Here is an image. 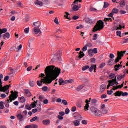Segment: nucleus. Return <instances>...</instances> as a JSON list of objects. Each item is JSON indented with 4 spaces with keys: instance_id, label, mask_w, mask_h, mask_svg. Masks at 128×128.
<instances>
[{
    "instance_id": "obj_41",
    "label": "nucleus",
    "mask_w": 128,
    "mask_h": 128,
    "mask_svg": "<svg viewBox=\"0 0 128 128\" xmlns=\"http://www.w3.org/2000/svg\"><path fill=\"white\" fill-rule=\"evenodd\" d=\"M62 102L64 104V106H68V101H66V100H62Z\"/></svg>"
},
{
    "instance_id": "obj_23",
    "label": "nucleus",
    "mask_w": 128,
    "mask_h": 128,
    "mask_svg": "<svg viewBox=\"0 0 128 128\" xmlns=\"http://www.w3.org/2000/svg\"><path fill=\"white\" fill-rule=\"evenodd\" d=\"M73 124L75 126H78L80 124V122L78 120H76L74 122Z\"/></svg>"
},
{
    "instance_id": "obj_43",
    "label": "nucleus",
    "mask_w": 128,
    "mask_h": 128,
    "mask_svg": "<svg viewBox=\"0 0 128 128\" xmlns=\"http://www.w3.org/2000/svg\"><path fill=\"white\" fill-rule=\"evenodd\" d=\"M43 92H48V86H44L42 88Z\"/></svg>"
},
{
    "instance_id": "obj_57",
    "label": "nucleus",
    "mask_w": 128,
    "mask_h": 128,
    "mask_svg": "<svg viewBox=\"0 0 128 128\" xmlns=\"http://www.w3.org/2000/svg\"><path fill=\"white\" fill-rule=\"evenodd\" d=\"M93 54H98V48H94L93 50Z\"/></svg>"
},
{
    "instance_id": "obj_50",
    "label": "nucleus",
    "mask_w": 128,
    "mask_h": 128,
    "mask_svg": "<svg viewBox=\"0 0 128 128\" xmlns=\"http://www.w3.org/2000/svg\"><path fill=\"white\" fill-rule=\"evenodd\" d=\"M114 13L112 12L110 13V14L108 15V18H112V20L113 18V20L114 19Z\"/></svg>"
},
{
    "instance_id": "obj_22",
    "label": "nucleus",
    "mask_w": 128,
    "mask_h": 128,
    "mask_svg": "<svg viewBox=\"0 0 128 128\" xmlns=\"http://www.w3.org/2000/svg\"><path fill=\"white\" fill-rule=\"evenodd\" d=\"M86 54H84V53L83 52L80 51V54H79V56H78V58H80V60L82 58H84V56H85Z\"/></svg>"
},
{
    "instance_id": "obj_16",
    "label": "nucleus",
    "mask_w": 128,
    "mask_h": 128,
    "mask_svg": "<svg viewBox=\"0 0 128 128\" xmlns=\"http://www.w3.org/2000/svg\"><path fill=\"white\" fill-rule=\"evenodd\" d=\"M43 124L44 126H50V120H44L43 121Z\"/></svg>"
},
{
    "instance_id": "obj_29",
    "label": "nucleus",
    "mask_w": 128,
    "mask_h": 128,
    "mask_svg": "<svg viewBox=\"0 0 128 128\" xmlns=\"http://www.w3.org/2000/svg\"><path fill=\"white\" fill-rule=\"evenodd\" d=\"M116 78V74L114 73L110 74L109 76L110 80H112L113 78Z\"/></svg>"
},
{
    "instance_id": "obj_52",
    "label": "nucleus",
    "mask_w": 128,
    "mask_h": 128,
    "mask_svg": "<svg viewBox=\"0 0 128 128\" xmlns=\"http://www.w3.org/2000/svg\"><path fill=\"white\" fill-rule=\"evenodd\" d=\"M122 60V58H120L119 57H118L115 60L116 64H118V62H120V60Z\"/></svg>"
},
{
    "instance_id": "obj_39",
    "label": "nucleus",
    "mask_w": 128,
    "mask_h": 128,
    "mask_svg": "<svg viewBox=\"0 0 128 128\" xmlns=\"http://www.w3.org/2000/svg\"><path fill=\"white\" fill-rule=\"evenodd\" d=\"M25 108L26 110H32V108H30V104H28L26 106H25Z\"/></svg>"
},
{
    "instance_id": "obj_25",
    "label": "nucleus",
    "mask_w": 128,
    "mask_h": 128,
    "mask_svg": "<svg viewBox=\"0 0 128 128\" xmlns=\"http://www.w3.org/2000/svg\"><path fill=\"white\" fill-rule=\"evenodd\" d=\"M3 38L4 40H6V38H10V33L7 32L4 36Z\"/></svg>"
},
{
    "instance_id": "obj_14",
    "label": "nucleus",
    "mask_w": 128,
    "mask_h": 128,
    "mask_svg": "<svg viewBox=\"0 0 128 128\" xmlns=\"http://www.w3.org/2000/svg\"><path fill=\"white\" fill-rule=\"evenodd\" d=\"M122 68V66L120 64H116L114 66L115 72H118V70H120V68Z\"/></svg>"
},
{
    "instance_id": "obj_21",
    "label": "nucleus",
    "mask_w": 128,
    "mask_h": 128,
    "mask_svg": "<svg viewBox=\"0 0 128 128\" xmlns=\"http://www.w3.org/2000/svg\"><path fill=\"white\" fill-rule=\"evenodd\" d=\"M19 100L21 103L24 104V103L26 102V98H24V97L22 96V97L19 98Z\"/></svg>"
},
{
    "instance_id": "obj_9",
    "label": "nucleus",
    "mask_w": 128,
    "mask_h": 128,
    "mask_svg": "<svg viewBox=\"0 0 128 128\" xmlns=\"http://www.w3.org/2000/svg\"><path fill=\"white\" fill-rule=\"evenodd\" d=\"M32 32L33 34H38V36L42 34V32H40V30L39 28H34L32 30Z\"/></svg>"
},
{
    "instance_id": "obj_48",
    "label": "nucleus",
    "mask_w": 128,
    "mask_h": 128,
    "mask_svg": "<svg viewBox=\"0 0 128 128\" xmlns=\"http://www.w3.org/2000/svg\"><path fill=\"white\" fill-rule=\"evenodd\" d=\"M34 40H36V38H34V37H30V40L29 41L30 44H32V42H34Z\"/></svg>"
},
{
    "instance_id": "obj_45",
    "label": "nucleus",
    "mask_w": 128,
    "mask_h": 128,
    "mask_svg": "<svg viewBox=\"0 0 128 128\" xmlns=\"http://www.w3.org/2000/svg\"><path fill=\"white\" fill-rule=\"evenodd\" d=\"M54 22L56 23V24H60V22H58V18H56L54 20Z\"/></svg>"
},
{
    "instance_id": "obj_33",
    "label": "nucleus",
    "mask_w": 128,
    "mask_h": 128,
    "mask_svg": "<svg viewBox=\"0 0 128 128\" xmlns=\"http://www.w3.org/2000/svg\"><path fill=\"white\" fill-rule=\"evenodd\" d=\"M86 22H87V24H92V20H91L90 18H88L86 19Z\"/></svg>"
},
{
    "instance_id": "obj_56",
    "label": "nucleus",
    "mask_w": 128,
    "mask_h": 128,
    "mask_svg": "<svg viewBox=\"0 0 128 128\" xmlns=\"http://www.w3.org/2000/svg\"><path fill=\"white\" fill-rule=\"evenodd\" d=\"M122 96H128V93L126 92H122Z\"/></svg>"
},
{
    "instance_id": "obj_37",
    "label": "nucleus",
    "mask_w": 128,
    "mask_h": 128,
    "mask_svg": "<svg viewBox=\"0 0 128 128\" xmlns=\"http://www.w3.org/2000/svg\"><path fill=\"white\" fill-rule=\"evenodd\" d=\"M93 54H94V52L92 51V49H90L88 50V54H89V56H94Z\"/></svg>"
},
{
    "instance_id": "obj_59",
    "label": "nucleus",
    "mask_w": 128,
    "mask_h": 128,
    "mask_svg": "<svg viewBox=\"0 0 128 128\" xmlns=\"http://www.w3.org/2000/svg\"><path fill=\"white\" fill-rule=\"evenodd\" d=\"M70 109H68V108H66V111H65L66 114H70Z\"/></svg>"
},
{
    "instance_id": "obj_32",
    "label": "nucleus",
    "mask_w": 128,
    "mask_h": 128,
    "mask_svg": "<svg viewBox=\"0 0 128 128\" xmlns=\"http://www.w3.org/2000/svg\"><path fill=\"white\" fill-rule=\"evenodd\" d=\"M25 94H26L28 96H32V93L28 90H25Z\"/></svg>"
},
{
    "instance_id": "obj_4",
    "label": "nucleus",
    "mask_w": 128,
    "mask_h": 128,
    "mask_svg": "<svg viewBox=\"0 0 128 128\" xmlns=\"http://www.w3.org/2000/svg\"><path fill=\"white\" fill-rule=\"evenodd\" d=\"M90 110L92 114L96 116H102V112H100V110H98V109L96 108L95 107H91Z\"/></svg>"
},
{
    "instance_id": "obj_2",
    "label": "nucleus",
    "mask_w": 128,
    "mask_h": 128,
    "mask_svg": "<svg viewBox=\"0 0 128 128\" xmlns=\"http://www.w3.org/2000/svg\"><path fill=\"white\" fill-rule=\"evenodd\" d=\"M11 94H12L9 96L10 100H6L4 103L5 106L7 108H10V102H12L13 100H16L18 98V92L12 91Z\"/></svg>"
},
{
    "instance_id": "obj_58",
    "label": "nucleus",
    "mask_w": 128,
    "mask_h": 128,
    "mask_svg": "<svg viewBox=\"0 0 128 128\" xmlns=\"http://www.w3.org/2000/svg\"><path fill=\"white\" fill-rule=\"evenodd\" d=\"M91 102H92V104H96V102L98 101L96 99H93L92 100Z\"/></svg>"
},
{
    "instance_id": "obj_8",
    "label": "nucleus",
    "mask_w": 128,
    "mask_h": 128,
    "mask_svg": "<svg viewBox=\"0 0 128 128\" xmlns=\"http://www.w3.org/2000/svg\"><path fill=\"white\" fill-rule=\"evenodd\" d=\"M35 1V4L40 6H44V2H48L50 0H40Z\"/></svg>"
},
{
    "instance_id": "obj_26",
    "label": "nucleus",
    "mask_w": 128,
    "mask_h": 128,
    "mask_svg": "<svg viewBox=\"0 0 128 128\" xmlns=\"http://www.w3.org/2000/svg\"><path fill=\"white\" fill-rule=\"evenodd\" d=\"M84 86H86L85 84L81 85V86H78V88H77L76 90L78 92H80V90H82V88H84Z\"/></svg>"
},
{
    "instance_id": "obj_19",
    "label": "nucleus",
    "mask_w": 128,
    "mask_h": 128,
    "mask_svg": "<svg viewBox=\"0 0 128 128\" xmlns=\"http://www.w3.org/2000/svg\"><path fill=\"white\" fill-rule=\"evenodd\" d=\"M122 92L118 91L115 94H114V96H122Z\"/></svg>"
},
{
    "instance_id": "obj_64",
    "label": "nucleus",
    "mask_w": 128,
    "mask_h": 128,
    "mask_svg": "<svg viewBox=\"0 0 128 128\" xmlns=\"http://www.w3.org/2000/svg\"><path fill=\"white\" fill-rule=\"evenodd\" d=\"M91 62H92V64H96V58H92L91 59Z\"/></svg>"
},
{
    "instance_id": "obj_55",
    "label": "nucleus",
    "mask_w": 128,
    "mask_h": 128,
    "mask_svg": "<svg viewBox=\"0 0 128 128\" xmlns=\"http://www.w3.org/2000/svg\"><path fill=\"white\" fill-rule=\"evenodd\" d=\"M38 112H42V106L40 105V104L38 106Z\"/></svg>"
},
{
    "instance_id": "obj_61",
    "label": "nucleus",
    "mask_w": 128,
    "mask_h": 128,
    "mask_svg": "<svg viewBox=\"0 0 128 128\" xmlns=\"http://www.w3.org/2000/svg\"><path fill=\"white\" fill-rule=\"evenodd\" d=\"M93 40H98V34H95L94 36Z\"/></svg>"
},
{
    "instance_id": "obj_42",
    "label": "nucleus",
    "mask_w": 128,
    "mask_h": 128,
    "mask_svg": "<svg viewBox=\"0 0 128 128\" xmlns=\"http://www.w3.org/2000/svg\"><path fill=\"white\" fill-rule=\"evenodd\" d=\"M66 15H64V18H66L67 20H70V18H68V16H70V13L68 12H66Z\"/></svg>"
},
{
    "instance_id": "obj_6",
    "label": "nucleus",
    "mask_w": 128,
    "mask_h": 128,
    "mask_svg": "<svg viewBox=\"0 0 128 128\" xmlns=\"http://www.w3.org/2000/svg\"><path fill=\"white\" fill-rule=\"evenodd\" d=\"M108 82V85L107 86V90H108L110 86H114L115 84H116V86H118V82H116V76L115 77L114 79L109 80Z\"/></svg>"
},
{
    "instance_id": "obj_1",
    "label": "nucleus",
    "mask_w": 128,
    "mask_h": 128,
    "mask_svg": "<svg viewBox=\"0 0 128 128\" xmlns=\"http://www.w3.org/2000/svg\"><path fill=\"white\" fill-rule=\"evenodd\" d=\"M62 70L58 68H56L54 66H48L45 69L46 77L44 79L42 78L40 81L37 82V84L38 86H42V82L45 84H50L58 78Z\"/></svg>"
},
{
    "instance_id": "obj_30",
    "label": "nucleus",
    "mask_w": 128,
    "mask_h": 128,
    "mask_svg": "<svg viewBox=\"0 0 128 128\" xmlns=\"http://www.w3.org/2000/svg\"><path fill=\"white\" fill-rule=\"evenodd\" d=\"M38 120V116H35L33 118L32 120H30V122H36V120Z\"/></svg>"
},
{
    "instance_id": "obj_15",
    "label": "nucleus",
    "mask_w": 128,
    "mask_h": 128,
    "mask_svg": "<svg viewBox=\"0 0 128 128\" xmlns=\"http://www.w3.org/2000/svg\"><path fill=\"white\" fill-rule=\"evenodd\" d=\"M34 26H35L34 28H40V22H34Z\"/></svg>"
},
{
    "instance_id": "obj_20",
    "label": "nucleus",
    "mask_w": 128,
    "mask_h": 128,
    "mask_svg": "<svg viewBox=\"0 0 128 128\" xmlns=\"http://www.w3.org/2000/svg\"><path fill=\"white\" fill-rule=\"evenodd\" d=\"M38 100H37L36 102L34 101V102L32 103V104H30L31 108H34L36 106V104H38Z\"/></svg>"
},
{
    "instance_id": "obj_62",
    "label": "nucleus",
    "mask_w": 128,
    "mask_h": 128,
    "mask_svg": "<svg viewBox=\"0 0 128 128\" xmlns=\"http://www.w3.org/2000/svg\"><path fill=\"white\" fill-rule=\"evenodd\" d=\"M72 112H76V106L73 107L72 109Z\"/></svg>"
},
{
    "instance_id": "obj_3",
    "label": "nucleus",
    "mask_w": 128,
    "mask_h": 128,
    "mask_svg": "<svg viewBox=\"0 0 128 128\" xmlns=\"http://www.w3.org/2000/svg\"><path fill=\"white\" fill-rule=\"evenodd\" d=\"M104 23L102 20H100L98 22L93 28V32H100L102 30L104 29Z\"/></svg>"
},
{
    "instance_id": "obj_28",
    "label": "nucleus",
    "mask_w": 128,
    "mask_h": 128,
    "mask_svg": "<svg viewBox=\"0 0 128 128\" xmlns=\"http://www.w3.org/2000/svg\"><path fill=\"white\" fill-rule=\"evenodd\" d=\"M106 84H102V86H101V92H104V90H106Z\"/></svg>"
},
{
    "instance_id": "obj_34",
    "label": "nucleus",
    "mask_w": 128,
    "mask_h": 128,
    "mask_svg": "<svg viewBox=\"0 0 128 128\" xmlns=\"http://www.w3.org/2000/svg\"><path fill=\"white\" fill-rule=\"evenodd\" d=\"M66 84H72V82H74V80H66Z\"/></svg>"
},
{
    "instance_id": "obj_12",
    "label": "nucleus",
    "mask_w": 128,
    "mask_h": 128,
    "mask_svg": "<svg viewBox=\"0 0 128 128\" xmlns=\"http://www.w3.org/2000/svg\"><path fill=\"white\" fill-rule=\"evenodd\" d=\"M94 70V72H96V65L92 64L91 67L89 68V72H92Z\"/></svg>"
},
{
    "instance_id": "obj_53",
    "label": "nucleus",
    "mask_w": 128,
    "mask_h": 128,
    "mask_svg": "<svg viewBox=\"0 0 128 128\" xmlns=\"http://www.w3.org/2000/svg\"><path fill=\"white\" fill-rule=\"evenodd\" d=\"M116 34L118 36H120V38H122V32L117 31Z\"/></svg>"
},
{
    "instance_id": "obj_13",
    "label": "nucleus",
    "mask_w": 128,
    "mask_h": 128,
    "mask_svg": "<svg viewBox=\"0 0 128 128\" xmlns=\"http://www.w3.org/2000/svg\"><path fill=\"white\" fill-rule=\"evenodd\" d=\"M8 32V30L6 28L0 29V38H2V34H6Z\"/></svg>"
},
{
    "instance_id": "obj_54",
    "label": "nucleus",
    "mask_w": 128,
    "mask_h": 128,
    "mask_svg": "<svg viewBox=\"0 0 128 128\" xmlns=\"http://www.w3.org/2000/svg\"><path fill=\"white\" fill-rule=\"evenodd\" d=\"M112 94H114V91H112V90L108 91V94L109 96H112Z\"/></svg>"
},
{
    "instance_id": "obj_60",
    "label": "nucleus",
    "mask_w": 128,
    "mask_h": 128,
    "mask_svg": "<svg viewBox=\"0 0 128 128\" xmlns=\"http://www.w3.org/2000/svg\"><path fill=\"white\" fill-rule=\"evenodd\" d=\"M104 66H106V64L102 63L100 66V68H104Z\"/></svg>"
},
{
    "instance_id": "obj_35",
    "label": "nucleus",
    "mask_w": 128,
    "mask_h": 128,
    "mask_svg": "<svg viewBox=\"0 0 128 128\" xmlns=\"http://www.w3.org/2000/svg\"><path fill=\"white\" fill-rule=\"evenodd\" d=\"M80 10V7H78V6H74V7H73V10L74 11V12H78V10Z\"/></svg>"
},
{
    "instance_id": "obj_27",
    "label": "nucleus",
    "mask_w": 128,
    "mask_h": 128,
    "mask_svg": "<svg viewBox=\"0 0 128 128\" xmlns=\"http://www.w3.org/2000/svg\"><path fill=\"white\" fill-rule=\"evenodd\" d=\"M4 102H0V110H4Z\"/></svg>"
},
{
    "instance_id": "obj_63",
    "label": "nucleus",
    "mask_w": 128,
    "mask_h": 128,
    "mask_svg": "<svg viewBox=\"0 0 128 128\" xmlns=\"http://www.w3.org/2000/svg\"><path fill=\"white\" fill-rule=\"evenodd\" d=\"M31 128H38V126L36 124L31 125Z\"/></svg>"
},
{
    "instance_id": "obj_31",
    "label": "nucleus",
    "mask_w": 128,
    "mask_h": 128,
    "mask_svg": "<svg viewBox=\"0 0 128 128\" xmlns=\"http://www.w3.org/2000/svg\"><path fill=\"white\" fill-rule=\"evenodd\" d=\"M124 78V76L123 75L120 74V75H118L117 76V78L118 80H122V78Z\"/></svg>"
},
{
    "instance_id": "obj_44",
    "label": "nucleus",
    "mask_w": 128,
    "mask_h": 128,
    "mask_svg": "<svg viewBox=\"0 0 128 128\" xmlns=\"http://www.w3.org/2000/svg\"><path fill=\"white\" fill-rule=\"evenodd\" d=\"M108 6H110V4L108 2H104V8H108Z\"/></svg>"
},
{
    "instance_id": "obj_38",
    "label": "nucleus",
    "mask_w": 128,
    "mask_h": 128,
    "mask_svg": "<svg viewBox=\"0 0 128 128\" xmlns=\"http://www.w3.org/2000/svg\"><path fill=\"white\" fill-rule=\"evenodd\" d=\"M17 118L20 120H22L24 118V116L20 114L17 116Z\"/></svg>"
},
{
    "instance_id": "obj_11",
    "label": "nucleus",
    "mask_w": 128,
    "mask_h": 128,
    "mask_svg": "<svg viewBox=\"0 0 128 128\" xmlns=\"http://www.w3.org/2000/svg\"><path fill=\"white\" fill-rule=\"evenodd\" d=\"M126 51L118 52L117 54L118 57L122 59V58H124V56L126 54Z\"/></svg>"
},
{
    "instance_id": "obj_47",
    "label": "nucleus",
    "mask_w": 128,
    "mask_h": 128,
    "mask_svg": "<svg viewBox=\"0 0 128 128\" xmlns=\"http://www.w3.org/2000/svg\"><path fill=\"white\" fill-rule=\"evenodd\" d=\"M28 32H30V28H25L24 33L28 34Z\"/></svg>"
},
{
    "instance_id": "obj_17",
    "label": "nucleus",
    "mask_w": 128,
    "mask_h": 128,
    "mask_svg": "<svg viewBox=\"0 0 128 128\" xmlns=\"http://www.w3.org/2000/svg\"><path fill=\"white\" fill-rule=\"evenodd\" d=\"M60 86H64L66 84V81L64 80L63 78H60L59 80Z\"/></svg>"
},
{
    "instance_id": "obj_18",
    "label": "nucleus",
    "mask_w": 128,
    "mask_h": 128,
    "mask_svg": "<svg viewBox=\"0 0 128 128\" xmlns=\"http://www.w3.org/2000/svg\"><path fill=\"white\" fill-rule=\"evenodd\" d=\"M125 28V26H122V24H120L119 25V27L118 26H116L115 28V30H122V28Z\"/></svg>"
},
{
    "instance_id": "obj_7",
    "label": "nucleus",
    "mask_w": 128,
    "mask_h": 128,
    "mask_svg": "<svg viewBox=\"0 0 128 128\" xmlns=\"http://www.w3.org/2000/svg\"><path fill=\"white\" fill-rule=\"evenodd\" d=\"M62 60V52L60 51L58 52L52 60V62H56V60Z\"/></svg>"
},
{
    "instance_id": "obj_51",
    "label": "nucleus",
    "mask_w": 128,
    "mask_h": 128,
    "mask_svg": "<svg viewBox=\"0 0 128 128\" xmlns=\"http://www.w3.org/2000/svg\"><path fill=\"white\" fill-rule=\"evenodd\" d=\"M30 86H34V84H36V83L34 81H30Z\"/></svg>"
},
{
    "instance_id": "obj_10",
    "label": "nucleus",
    "mask_w": 128,
    "mask_h": 128,
    "mask_svg": "<svg viewBox=\"0 0 128 128\" xmlns=\"http://www.w3.org/2000/svg\"><path fill=\"white\" fill-rule=\"evenodd\" d=\"M90 100H92V98H90V100H86V105L84 106V110H86V112L88 110V108H90V103L88 102H90Z\"/></svg>"
},
{
    "instance_id": "obj_5",
    "label": "nucleus",
    "mask_w": 128,
    "mask_h": 128,
    "mask_svg": "<svg viewBox=\"0 0 128 128\" xmlns=\"http://www.w3.org/2000/svg\"><path fill=\"white\" fill-rule=\"evenodd\" d=\"M4 78V75L1 74L0 75V92H6V90H8V86L6 85L4 87L2 86V79Z\"/></svg>"
},
{
    "instance_id": "obj_24",
    "label": "nucleus",
    "mask_w": 128,
    "mask_h": 128,
    "mask_svg": "<svg viewBox=\"0 0 128 128\" xmlns=\"http://www.w3.org/2000/svg\"><path fill=\"white\" fill-rule=\"evenodd\" d=\"M120 8H124L126 6V1L122 0L120 2Z\"/></svg>"
},
{
    "instance_id": "obj_49",
    "label": "nucleus",
    "mask_w": 128,
    "mask_h": 128,
    "mask_svg": "<svg viewBox=\"0 0 128 128\" xmlns=\"http://www.w3.org/2000/svg\"><path fill=\"white\" fill-rule=\"evenodd\" d=\"M88 45H86L85 46H84L82 48V51L86 52V50H88Z\"/></svg>"
},
{
    "instance_id": "obj_36",
    "label": "nucleus",
    "mask_w": 128,
    "mask_h": 128,
    "mask_svg": "<svg viewBox=\"0 0 128 128\" xmlns=\"http://www.w3.org/2000/svg\"><path fill=\"white\" fill-rule=\"evenodd\" d=\"M118 10L116 8H114L112 10V13L114 14H118Z\"/></svg>"
},
{
    "instance_id": "obj_40",
    "label": "nucleus",
    "mask_w": 128,
    "mask_h": 128,
    "mask_svg": "<svg viewBox=\"0 0 128 128\" xmlns=\"http://www.w3.org/2000/svg\"><path fill=\"white\" fill-rule=\"evenodd\" d=\"M104 21L106 22H112V18H106L104 19Z\"/></svg>"
},
{
    "instance_id": "obj_46",
    "label": "nucleus",
    "mask_w": 128,
    "mask_h": 128,
    "mask_svg": "<svg viewBox=\"0 0 128 128\" xmlns=\"http://www.w3.org/2000/svg\"><path fill=\"white\" fill-rule=\"evenodd\" d=\"M90 68V66H85L82 68L83 72H84V70H88Z\"/></svg>"
}]
</instances>
